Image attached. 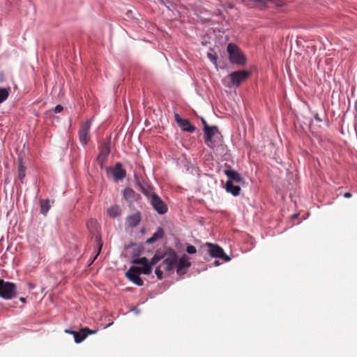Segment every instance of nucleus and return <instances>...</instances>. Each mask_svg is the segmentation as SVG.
Returning <instances> with one entry per match:
<instances>
[{
    "instance_id": "obj_15",
    "label": "nucleus",
    "mask_w": 357,
    "mask_h": 357,
    "mask_svg": "<svg viewBox=\"0 0 357 357\" xmlns=\"http://www.w3.org/2000/svg\"><path fill=\"white\" fill-rule=\"evenodd\" d=\"M141 221V214L137 211L134 214L130 215L126 218V223L129 227H137Z\"/></svg>"
},
{
    "instance_id": "obj_14",
    "label": "nucleus",
    "mask_w": 357,
    "mask_h": 357,
    "mask_svg": "<svg viewBox=\"0 0 357 357\" xmlns=\"http://www.w3.org/2000/svg\"><path fill=\"white\" fill-rule=\"evenodd\" d=\"M224 173L229 178L228 181H231L233 183H241L243 180L241 175L234 169H225Z\"/></svg>"
},
{
    "instance_id": "obj_30",
    "label": "nucleus",
    "mask_w": 357,
    "mask_h": 357,
    "mask_svg": "<svg viewBox=\"0 0 357 357\" xmlns=\"http://www.w3.org/2000/svg\"><path fill=\"white\" fill-rule=\"evenodd\" d=\"M19 300H20L22 303H26V298H24V297H20V298H19Z\"/></svg>"
},
{
    "instance_id": "obj_10",
    "label": "nucleus",
    "mask_w": 357,
    "mask_h": 357,
    "mask_svg": "<svg viewBox=\"0 0 357 357\" xmlns=\"http://www.w3.org/2000/svg\"><path fill=\"white\" fill-rule=\"evenodd\" d=\"M175 121L182 130L192 133L195 131L196 128L190 123L188 119H181L178 114L174 115Z\"/></svg>"
},
{
    "instance_id": "obj_21",
    "label": "nucleus",
    "mask_w": 357,
    "mask_h": 357,
    "mask_svg": "<svg viewBox=\"0 0 357 357\" xmlns=\"http://www.w3.org/2000/svg\"><path fill=\"white\" fill-rule=\"evenodd\" d=\"M162 259V257L158 254H155L151 261H149L147 259L146 265L150 266L151 272L152 271V267L155 266L159 261Z\"/></svg>"
},
{
    "instance_id": "obj_18",
    "label": "nucleus",
    "mask_w": 357,
    "mask_h": 357,
    "mask_svg": "<svg viewBox=\"0 0 357 357\" xmlns=\"http://www.w3.org/2000/svg\"><path fill=\"white\" fill-rule=\"evenodd\" d=\"M107 213L109 217L114 218L121 215V209L118 205L112 206L107 209Z\"/></svg>"
},
{
    "instance_id": "obj_25",
    "label": "nucleus",
    "mask_w": 357,
    "mask_h": 357,
    "mask_svg": "<svg viewBox=\"0 0 357 357\" xmlns=\"http://www.w3.org/2000/svg\"><path fill=\"white\" fill-rule=\"evenodd\" d=\"M162 266L160 265L158 267H157L155 268V275H157L158 278L159 280H161L162 278V275H163V273L162 271L160 270V267Z\"/></svg>"
},
{
    "instance_id": "obj_36",
    "label": "nucleus",
    "mask_w": 357,
    "mask_h": 357,
    "mask_svg": "<svg viewBox=\"0 0 357 357\" xmlns=\"http://www.w3.org/2000/svg\"><path fill=\"white\" fill-rule=\"evenodd\" d=\"M315 119L318 121H321V120L317 116H315Z\"/></svg>"
},
{
    "instance_id": "obj_9",
    "label": "nucleus",
    "mask_w": 357,
    "mask_h": 357,
    "mask_svg": "<svg viewBox=\"0 0 357 357\" xmlns=\"http://www.w3.org/2000/svg\"><path fill=\"white\" fill-rule=\"evenodd\" d=\"M91 126V120H87L82 124L79 130V139L82 144H86L89 140V130Z\"/></svg>"
},
{
    "instance_id": "obj_2",
    "label": "nucleus",
    "mask_w": 357,
    "mask_h": 357,
    "mask_svg": "<svg viewBox=\"0 0 357 357\" xmlns=\"http://www.w3.org/2000/svg\"><path fill=\"white\" fill-rule=\"evenodd\" d=\"M248 70H238L232 72L223 79V83L228 87H238L250 77Z\"/></svg>"
},
{
    "instance_id": "obj_13",
    "label": "nucleus",
    "mask_w": 357,
    "mask_h": 357,
    "mask_svg": "<svg viewBox=\"0 0 357 357\" xmlns=\"http://www.w3.org/2000/svg\"><path fill=\"white\" fill-rule=\"evenodd\" d=\"M108 171H110L115 180H121L126 177V172L122 167V165L118 162L115 165L114 168H108Z\"/></svg>"
},
{
    "instance_id": "obj_4",
    "label": "nucleus",
    "mask_w": 357,
    "mask_h": 357,
    "mask_svg": "<svg viewBox=\"0 0 357 357\" xmlns=\"http://www.w3.org/2000/svg\"><path fill=\"white\" fill-rule=\"evenodd\" d=\"M17 295L16 284L0 279V298L4 300H11Z\"/></svg>"
},
{
    "instance_id": "obj_3",
    "label": "nucleus",
    "mask_w": 357,
    "mask_h": 357,
    "mask_svg": "<svg viewBox=\"0 0 357 357\" xmlns=\"http://www.w3.org/2000/svg\"><path fill=\"white\" fill-rule=\"evenodd\" d=\"M204 142L208 147L213 149L221 144L222 137L216 126H204Z\"/></svg>"
},
{
    "instance_id": "obj_29",
    "label": "nucleus",
    "mask_w": 357,
    "mask_h": 357,
    "mask_svg": "<svg viewBox=\"0 0 357 357\" xmlns=\"http://www.w3.org/2000/svg\"><path fill=\"white\" fill-rule=\"evenodd\" d=\"M351 196H352V194H351V192H345V193L344 194V197L345 198H350V197H351Z\"/></svg>"
},
{
    "instance_id": "obj_17",
    "label": "nucleus",
    "mask_w": 357,
    "mask_h": 357,
    "mask_svg": "<svg viewBox=\"0 0 357 357\" xmlns=\"http://www.w3.org/2000/svg\"><path fill=\"white\" fill-rule=\"evenodd\" d=\"M163 236H164V231H163L162 228L158 227L156 231L152 235V236L146 241V244H152L154 242H155L156 241H158V239L162 238L163 237Z\"/></svg>"
},
{
    "instance_id": "obj_1",
    "label": "nucleus",
    "mask_w": 357,
    "mask_h": 357,
    "mask_svg": "<svg viewBox=\"0 0 357 357\" xmlns=\"http://www.w3.org/2000/svg\"><path fill=\"white\" fill-rule=\"evenodd\" d=\"M146 261L147 258L144 257L132 259V264L142 265V267L132 266L126 273V278L137 286H142L144 284V282L139 276L141 273L144 275H149L151 273L150 266L146 265Z\"/></svg>"
},
{
    "instance_id": "obj_24",
    "label": "nucleus",
    "mask_w": 357,
    "mask_h": 357,
    "mask_svg": "<svg viewBox=\"0 0 357 357\" xmlns=\"http://www.w3.org/2000/svg\"><path fill=\"white\" fill-rule=\"evenodd\" d=\"M123 194L125 197H132L135 194V192L131 188H127L124 190Z\"/></svg>"
},
{
    "instance_id": "obj_26",
    "label": "nucleus",
    "mask_w": 357,
    "mask_h": 357,
    "mask_svg": "<svg viewBox=\"0 0 357 357\" xmlns=\"http://www.w3.org/2000/svg\"><path fill=\"white\" fill-rule=\"evenodd\" d=\"M82 332H85V334H86V337H87L89 335L95 334L97 332V331L91 330L89 328H83Z\"/></svg>"
},
{
    "instance_id": "obj_11",
    "label": "nucleus",
    "mask_w": 357,
    "mask_h": 357,
    "mask_svg": "<svg viewBox=\"0 0 357 357\" xmlns=\"http://www.w3.org/2000/svg\"><path fill=\"white\" fill-rule=\"evenodd\" d=\"M100 153L98 156V162L99 165L102 167L105 163L107 158L110 153V144L109 142H105L102 144L100 147Z\"/></svg>"
},
{
    "instance_id": "obj_22",
    "label": "nucleus",
    "mask_w": 357,
    "mask_h": 357,
    "mask_svg": "<svg viewBox=\"0 0 357 357\" xmlns=\"http://www.w3.org/2000/svg\"><path fill=\"white\" fill-rule=\"evenodd\" d=\"M9 93V89L0 88V103L3 102L8 98Z\"/></svg>"
},
{
    "instance_id": "obj_33",
    "label": "nucleus",
    "mask_w": 357,
    "mask_h": 357,
    "mask_svg": "<svg viewBox=\"0 0 357 357\" xmlns=\"http://www.w3.org/2000/svg\"><path fill=\"white\" fill-rule=\"evenodd\" d=\"M208 56L211 61H215V59L211 54H208Z\"/></svg>"
},
{
    "instance_id": "obj_19",
    "label": "nucleus",
    "mask_w": 357,
    "mask_h": 357,
    "mask_svg": "<svg viewBox=\"0 0 357 357\" xmlns=\"http://www.w3.org/2000/svg\"><path fill=\"white\" fill-rule=\"evenodd\" d=\"M72 335H73L76 343L82 342L86 337V334L85 332H82V328L78 332H72Z\"/></svg>"
},
{
    "instance_id": "obj_35",
    "label": "nucleus",
    "mask_w": 357,
    "mask_h": 357,
    "mask_svg": "<svg viewBox=\"0 0 357 357\" xmlns=\"http://www.w3.org/2000/svg\"><path fill=\"white\" fill-rule=\"evenodd\" d=\"M65 332L66 333H70V334H72V332H74L73 331H71V330H66Z\"/></svg>"
},
{
    "instance_id": "obj_37",
    "label": "nucleus",
    "mask_w": 357,
    "mask_h": 357,
    "mask_svg": "<svg viewBox=\"0 0 357 357\" xmlns=\"http://www.w3.org/2000/svg\"><path fill=\"white\" fill-rule=\"evenodd\" d=\"M89 223H90V224H93V223H96V222H95V221H93V220H91Z\"/></svg>"
},
{
    "instance_id": "obj_31",
    "label": "nucleus",
    "mask_w": 357,
    "mask_h": 357,
    "mask_svg": "<svg viewBox=\"0 0 357 357\" xmlns=\"http://www.w3.org/2000/svg\"><path fill=\"white\" fill-rule=\"evenodd\" d=\"M202 123L204 125V127L206 126H208L204 119H202Z\"/></svg>"
},
{
    "instance_id": "obj_27",
    "label": "nucleus",
    "mask_w": 357,
    "mask_h": 357,
    "mask_svg": "<svg viewBox=\"0 0 357 357\" xmlns=\"http://www.w3.org/2000/svg\"><path fill=\"white\" fill-rule=\"evenodd\" d=\"M186 250L189 254H195L197 252V249L194 245H188Z\"/></svg>"
},
{
    "instance_id": "obj_16",
    "label": "nucleus",
    "mask_w": 357,
    "mask_h": 357,
    "mask_svg": "<svg viewBox=\"0 0 357 357\" xmlns=\"http://www.w3.org/2000/svg\"><path fill=\"white\" fill-rule=\"evenodd\" d=\"M225 189L227 192L234 196H238L241 192V188L238 185H234L231 181H227L225 184Z\"/></svg>"
},
{
    "instance_id": "obj_7",
    "label": "nucleus",
    "mask_w": 357,
    "mask_h": 357,
    "mask_svg": "<svg viewBox=\"0 0 357 357\" xmlns=\"http://www.w3.org/2000/svg\"><path fill=\"white\" fill-rule=\"evenodd\" d=\"M151 203L153 208L159 214H165L167 211V206L160 197L155 193L151 195Z\"/></svg>"
},
{
    "instance_id": "obj_5",
    "label": "nucleus",
    "mask_w": 357,
    "mask_h": 357,
    "mask_svg": "<svg viewBox=\"0 0 357 357\" xmlns=\"http://www.w3.org/2000/svg\"><path fill=\"white\" fill-rule=\"evenodd\" d=\"M227 51L229 54L231 63L238 65H243L245 63V58L240 49L234 43H229L227 46Z\"/></svg>"
},
{
    "instance_id": "obj_12",
    "label": "nucleus",
    "mask_w": 357,
    "mask_h": 357,
    "mask_svg": "<svg viewBox=\"0 0 357 357\" xmlns=\"http://www.w3.org/2000/svg\"><path fill=\"white\" fill-rule=\"evenodd\" d=\"M191 266L190 259L186 255H183L182 257L178 259L176 264V272L178 275H183L185 273V268H188Z\"/></svg>"
},
{
    "instance_id": "obj_6",
    "label": "nucleus",
    "mask_w": 357,
    "mask_h": 357,
    "mask_svg": "<svg viewBox=\"0 0 357 357\" xmlns=\"http://www.w3.org/2000/svg\"><path fill=\"white\" fill-rule=\"evenodd\" d=\"M205 245L208 247V252L211 257L214 258H220L225 261H229L231 260V258L225 254L223 249L218 245L206 243Z\"/></svg>"
},
{
    "instance_id": "obj_32",
    "label": "nucleus",
    "mask_w": 357,
    "mask_h": 357,
    "mask_svg": "<svg viewBox=\"0 0 357 357\" xmlns=\"http://www.w3.org/2000/svg\"><path fill=\"white\" fill-rule=\"evenodd\" d=\"M214 265H215V266H219V265H220V262H219V261L215 260V261H214Z\"/></svg>"
},
{
    "instance_id": "obj_8",
    "label": "nucleus",
    "mask_w": 357,
    "mask_h": 357,
    "mask_svg": "<svg viewBox=\"0 0 357 357\" xmlns=\"http://www.w3.org/2000/svg\"><path fill=\"white\" fill-rule=\"evenodd\" d=\"M178 256L174 251H172L169 253L167 257L163 260L161 266H163L165 271H172L177 264Z\"/></svg>"
},
{
    "instance_id": "obj_20",
    "label": "nucleus",
    "mask_w": 357,
    "mask_h": 357,
    "mask_svg": "<svg viewBox=\"0 0 357 357\" xmlns=\"http://www.w3.org/2000/svg\"><path fill=\"white\" fill-rule=\"evenodd\" d=\"M50 208V200L49 199H42L40 200V213L44 215H46L48 211Z\"/></svg>"
},
{
    "instance_id": "obj_28",
    "label": "nucleus",
    "mask_w": 357,
    "mask_h": 357,
    "mask_svg": "<svg viewBox=\"0 0 357 357\" xmlns=\"http://www.w3.org/2000/svg\"><path fill=\"white\" fill-rule=\"evenodd\" d=\"M63 106H61V105H58L54 107V112L60 113L61 112L63 111Z\"/></svg>"
},
{
    "instance_id": "obj_23",
    "label": "nucleus",
    "mask_w": 357,
    "mask_h": 357,
    "mask_svg": "<svg viewBox=\"0 0 357 357\" xmlns=\"http://www.w3.org/2000/svg\"><path fill=\"white\" fill-rule=\"evenodd\" d=\"M25 170H26L25 167L23 166L21 162H20L19 167H18V176L22 183H23V179L25 177Z\"/></svg>"
},
{
    "instance_id": "obj_34",
    "label": "nucleus",
    "mask_w": 357,
    "mask_h": 357,
    "mask_svg": "<svg viewBox=\"0 0 357 357\" xmlns=\"http://www.w3.org/2000/svg\"><path fill=\"white\" fill-rule=\"evenodd\" d=\"M101 248H102V243H99V244H98V253L100 252Z\"/></svg>"
}]
</instances>
